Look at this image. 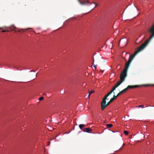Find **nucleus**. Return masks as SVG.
<instances>
[{"label": "nucleus", "instance_id": "1", "mask_svg": "<svg viewBox=\"0 0 154 154\" xmlns=\"http://www.w3.org/2000/svg\"><path fill=\"white\" fill-rule=\"evenodd\" d=\"M133 59L132 57L129 56V59L127 62H126L124 68L122 72L120 75V80L118 81L116 84L112 88L110 92L108 93V94L105 96V97L107 98L112 93L113 94H115L114 91L116 88L119 85H120L125 80V78L127 75V72L128 69L129 67L130 64L132 60Z\"/></svg>", "mask_w": 154, "mask_h": 154}, {"label": "nucleus", "instance_id": "2", "mask_svg": "<svg viewBox=\"0 0 154 154\" xmlns=\"http://www.w3.org/2000/svg\"><path fill=\"white\" fill-rule=\"evenodd\" d=\"M106 100H107V98L104 96L103 99L102 101L101 102V109L102 110H104L105 108Z\"/></svg>", "mask_w": 154, "mask_h": 154}, {"label": "nucleus", "instance_id": "3", "mask_svg": "<svg viewBox=\"0 0 154 154\" xmlns=\"http://www.w3.org/2000/svg\"><path fill=\"white\" fill-rule=\"evenodd\" d=\"M139 87V86L137 85H128L127 88H125V89H124L122 91L123 93H124L128 91V90L129 89L136 88Z\"/></svg>", "mask_w": 154, "mask_h": 154}, {"label": "nucleus", "instance_id": "4", "mask_svg": "<svg viewBox=\"0 0 154 154\" xmlns=\"http://www.w3.org/2000/svg\"><path fill=\"white\" fill-rule=\"evenodd\" d=\"M83 131L85 132H86L88 133H90L92 131V129H91L89 128H86L82 129Z\"/></svg>", "mask_w": 154, "mask_h": 154}, {"label": "nucleus", "instance_id": "5", "mask_svg": "<svg viewBox=\"0 0 154 154\" xmlns=\"http://www.w3.org/2000/svg\"><path fill=\"white\" fill-rule=\"evenodd\" d=\"M80 3L82 5H86L88 3H90L88 1H83L82 2H81L80 0H78Z\"/></svg>", "mask_w": 154, "mask_h": 154}, {"label": "nucleus", "instance_id": "6", "mask_svg": "<svg viewBox=\"0 0 154 154\" xmlns=\"http://www.w3.org/2000/svg\"><path fill=\"white\" fill-rule=\"evenodd\" d=\"M123 93L122 92V91H120L119 93L116 96H115V94H114L113 96V98L115 99L116 97H117L118 96H119L121 94H123Z\"/></svg>", "mask_w": 154, "mask_h": 154}, {"label": "nucleus", "instance_id": "7", "mask_svg": "<svg viewBox=\"0 0 154 154\" xmlns=\"http://www.w3.org/2000/svg\"><path fill=\"white\" fill-rule=\"evenodd\" d=\"M30 29V28H28L27 29H20L17 31H16V30H14V31L15 32H21V30H22L23 31H26V30H28V29Z\"/></svg>", "mask_w": 154, "mask_h": 154}, {"label": "nucleus", "instance_id": "8", "mask_svg": "<svg viewBox=\"0 0 154 154\" xmlns=\"http://www.w3.org/2000/svg\"><path fill=\"white\" fill-rule=\"evenodd\" d=\"M85 125L84 124H80L79 125V128L82 130L83 129L82 128L85 127Z\"/></svg>", "mask_w": 154, "mask_h": 154}, {"label": "nucleus", "instance_id": "9", "mask_svg": "<svg viewBox=\"0 0 154 154\" xmlns=\"http://www.w3.org/2000/svg\"><path fill=\"white\" fill-rule=\"evenodd\" d=\"M8 28L10 29H12V30H14V29H17L16 27H15L14 25L11 26H10L8 27Z\"/></svg>", "mask_w": 154, "mask_h": 154}, {"label": "nucleus", "instance_id": "10", "mask_svg": "<svg viewBox=\"0 0 154 154\" xmlns=\"http://www.w3.org/2000/svg\"><path fill=\"white\" fill-rule=\"evenodd\" d=\"M106 126L107 128H110L112 126V125L111 124H107Z\"/></svg>", "mask_w": 154, "mask_h": 154}, {"label": "nucleus", "instance_id": "11", "mask_svg": "<svg viewBox=\"0 0 154 154\" xmlns=\"http://www.w3.org/2000/svg\"><path fill=\"white\" fill-rule=\"evenodd\" d=\"M94 91H90L89 92V94H88V97H90V95L92 94V93H94Z\"/></svg>", "mask_w": 154, "mask_h": 154}, {"label": "nucleus", "instance_id": "12", "mask_svg": "<svg viewBox=\"0 0 154 154\" xmlns=\"http://www.w3.org/2000/svg\"><path fill=\"white\" fill-rule=\"evenodd\" d=\"M124 132L125 134L126 135H128V132L126 131H124Z\"/></svg>", "mask_w": 154, "mask_h": 154}, {"label": "nucleus", "instance_id": "13", "mask_svg": "<svg viewBox=\"0 0 154 154\" xmlns=\"http://www.w3.org/2000/svg\"><path fill=\"white\" fill-rule=\"evenodd\" d=\"M111 102L109 101V102H108L105 105V108L107 106H108Z\"/></svg>", "mask_w": 154, "mask_h": 154}, {"label": "nucleus", "instance_id": "14", "mask_svg": "<svg viewBox=\"0 0 154 154\" xmlns=\"http://www.w3.org/2000/svg\"><path fill=\"white\" fill-rule=\"evenodd\" d=\"M151 85H150L146 84V85H140V86H145V87H148V86H150Z\"/></svg>", "mask_w": 154, "mask_h": 154}, {"label": "nucleus", "instance_id": "15", "mask_svg": "<svg viewBox=\"0 0 154 154\" xmlns=\"http://www.w3.org/2000/svg\"><path fill=\"white\" fill-rule=\"evenodd\" d=\"M143 107H144V105H139L138 106H137L136 107H138V108L142 107V108H143Z\"/></svg>", "mask_w": 154, "mask_h": 154}, {"label": "nucleus", "instance_id": "16", "mask_svg": "<svg viewBox=\"0 0 154 154\" xmlns=\"http://www.w3.org/2000/svg\"><path fill=\"white\" fill-rule=\"evenodd\" d=\"M114 99L112 97V98L110 100H109L111 102H112L114 100Z\"/></svg>", "mask_w": 154, "mask_h": 154}, {"label": "nucleus", "instance_id": "17", "mask_svg": "<svg viewBox=\"0 0 154 154\" xmlns=\"http://www.w3.org/2000/svg\"><path fill=\"white\" fill-rule=\"evenodd\" d=\"M43 99H44V97H41L39 98V100H43Z\"/></svg>", "mask_w": 154, "mask_h": 154}, {"label": "nucleus", "instance_id": "18", "mask_svg": "<svg viewBox=\"0 0 154 154\" xmlns=\"http://www.w3.org/2000/svg\"><path fill=\"white\" fill-rule=\"evenodd\" d=\"M92 3H93V4H94L95 5V7H97V5H98V4H97L96 3H95V2H93V3H91V4Z\"/></svg>", "mask_w": 154, "mask_h": 154}, {"label": "nucleus", "instance_id": "19", "mask_svg": "<svg viewBox=\"0 0 154 154\" xmlns=\"http://www.w3.org/2000/svg\"><path fill=\"white\" fill-rule=\"evenodd\" d=\"M93 64L94 65V63H93ZM93 66L95 68V69H96V68H97V66H96V65H94Z\"/></svg>", "mask_w": 154, "mask_h": 154}, {"label": "nucleus", "instance_id": "20", "mask_svg": "<svg viewBox=\"0 0 154 154\" xmlns=\"http://www.w3.org/2000/svg\"><path fill=\"white\" fill-rule=\"evenodd\" d=\"M9 32V31H5V30H2V32Z\"/></svg>", "mask_w": 154, "mask_h": 154}, {"label": "nucleus", "instance_id": "21", "mask_svg": "<svg viewBox=\"0 0 154 154\" xmlns=\"http://www.w3.org/2000/svg\"><path fill=\"white\" fill-rule=\"evenodd\" d=\"M62 90L63 91V92H64V89H62Z\"/></svg>", "mask_w": 154, "mask_h": 154}, {"label": "nucleus", "instance_id": "22", "mask_svg": "<svg viewBox=\"0 0 154 154\" xmlns=\"http://www.w3.org/2000/svg\"><path fill=\"white\" fill-rule=\"evenodd\" d=\"M2 29V28H0V29Z\"/></svg>", "mask_w": 154, "mask_h": 154}, {"label": "nucleus", "instance_id": "23", "mask_svg": "<svg viewBox=\"0 0 154 154\" xmlns=\"http://www.w3.org/2000/svg\"><path fill=\"white\" fill-rule=\"evenodd\" d=\"M31 72H32V71H33V70H31ZM33 72H34V71H33Z\"/></svg>", "mask_w": 154, "mask_h": 154}]
</instances>
